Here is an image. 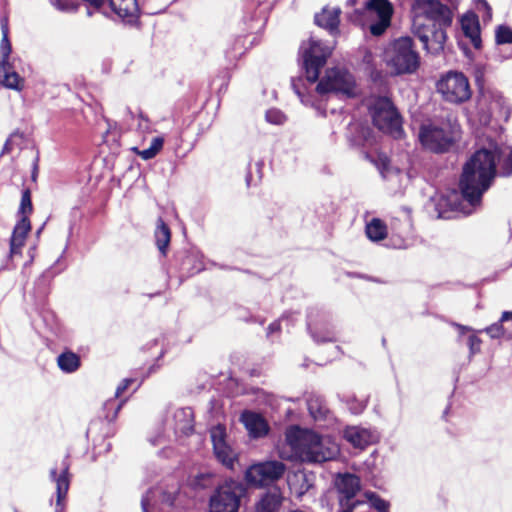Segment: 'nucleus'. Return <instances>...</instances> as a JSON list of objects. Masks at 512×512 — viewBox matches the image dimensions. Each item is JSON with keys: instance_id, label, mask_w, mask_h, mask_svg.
<instances>
[{"instance_id": "f257e3e1", "label": "nucleus", "mask_w": 512, "mask_h": 512, "mask_svg": "<svg viewBox=\"0 0 512 512\" xmlns=\"http://www.w3.org/2000/svg\"><path fill=\"white\" fill-rule=\"evenodd\" d=\"M497 163L501 174H512V147L488 139L465 164L460 180L461 193L450 190L431 198L438 218H451V213L471 214L480 205L483 193L490 187L496 176Z\"/></svg>"}, {"instance_id": "f03ea898", "label": "nucleus", "mask_w": 512, "mask_h": 512, "mask_svg": "<svg viewBox=\"0 0 512 512\" xmlns=\"http://www.w3.org/2000/svg\"><path fill=\"white\" fill-rule=\"evenodd\" d=\"M412 30L424 48L439 54L447 39L445 29L452 24L453 11L439 0H414L411 6Z\"/></svg>"}, {"instance_id": "7ed1b4c3", "label": "nucleus", "mask_w": 512, "mask_h": 512, "mask_svg": "<svg viewBox=\"0 0 512 512\" xmlns=\"http://www.w3.org/2000/svg\"><path fill=\"white\" fill-rule=\"evenodd\" d=\"M340 453L339 445L330 437L292 426L285 434V447L279 454L287 460L307 463H322L335 459Z\"/></svg>"}, {"instance_id": "20e7f679", "label": "nucleus", "mask_w": 512, "mask_h": 512, "mask_svg": "<svg viewBox=\"0 0 512 512\" xmlns=\"http://www.w3.org/2000/svg\"><path fill=\"white\" fill-rule=\"evenodd\" d=\"M383 61L394 74L413 73L420 64L419 55L409 37L399 38L389 44L384 50Z\"/></svg>"}, {"instance_id": "39448f33", "label": "nucleus", "mask_w": 512, "mask_h": 512, "mask_svg": "<svg viewBox=\"0 0 512 512\" xmlns=\"http://www.w3.org/2000/svg\"><path fill=\"white\" fill-rule=\"evenodd\" d=\"M369 108L373 124L382 132L387 133L394 138L402 135V120L387 97H372L368 100Z\"/></svg>"}, {"instance_id": "423d86ee", "label": "nucleus", "mask_w": 512, "mask_h": 512, "mask_svg": "<svg viewBox=\"0 0 512 512\" xmlns=\"http://www.w3.org/2000/svg\"><path fill=\"white\" fill-rule=\"evenodd\" d=\"M319 95L333 93L343 98H354L359 95V88L354 76L345 69L332 68L316 87Z\"/></svg>"}, {"instance_id": "0eeeda50", "label": "nucleus", "mask_w": 512, "mask_h": 512, "mask_svg": "<svg viewBox=\"0 0 512 512\" xmlns=\"http://www.w3.org/2000/svg\"><path fill=\"white\" fill-rule=\"evenodd\" d=\"M333 47L325 45L315 38H310L300 46V57L302 67L305 71L306 79L314 83L318 77L321 68L325 65L330 56Z\"/></svg>"}, {"instance_id": "6e6552de", "label": "nucleus", "mask_w": 512, "mask_h": 512, "mask_svg": "<svg viewBox=\"0 0 512 512\" xmlns=\"http://www.w3.org/2000/svg\"><path fill=\"white\" fill-rule=\"evenodd\" d=\"M244 485L235 480L221 484L210 498L211 512H238L240 499L245 494Z\"/></svg>"}, {"instance_id": "1a4fd4ad", "label": "nucleus", "mask_w": 512, "mask_h": 512, "mask_svg": "<svg viewBox=\"0 0 512 512\" xmlns=\"http://www.w3.org/2000/svg\"><path fill=\"white\" fill-rule=\"evenodd\" d=\"M438 93L450 103H463L471 97V89L467 77L456 71H449L437 82Z\"/></svg>"}, {"instance_id": "9d476101", "label": "nucleus", "mask_w": 512, "mask_h": 512, "mask_svg": "<svg viewBox=\"0 0 512 512\" xmlns=\"http://www.w3.org/2000/svg\"><path fill=\"white\" fill-rule=\"evenodd\" d=\"M455 134V127L449 124L441 127L430 124L421 127L419 139L425 148L434 152H443L451 146Z\"/></svg>"}, {"instance_id": "9b49d317", "label": "nucleus", "mask_w": 512, "mask_h": 512, "mask_svg": "<svg viewBox=\"0 0 512 512\" xmlns=\"http://www.w3.org/2000/svg\"><path fill=\"white\" fill-rule=\"evenodd\" d=\"M336 488L340 494L339 512H354L358 508L364 507V501L355 500L357 492L360 490V479L353 474H342L336 478Z\"/></svg>"}, {"instance_id": "f8f14e48", "label": "nucleus", "mask_w": 512, "mask_h": 512, "mask_svg": "<svg viewBox=\"0 0 512 512\" xmlns=\"http://www.w3.org/2000/svg\"><path fill=\"white\" fill-rule=\"evenodd\" d=\"M286 470L279 461H266L251 465L245 472V479L254 486H262L281 478Z\"/></svg>"}, {"instance_id": "ddd939ff", "label": "nucleus", "mask_w": 512, "mask_h": 512, "mask_svg": "<svg viewBox=\"0 0 512 512\" xmlns=\"http://www.w3.org/2000/svg\"><path fill=\"white\" fill-rule=\"evenodd\" d=\"M210 437L216 459L226 468L233 470L238 460V455L227 442L225 427L220 424L212 427Z\"/></svg>"}, {"instance_id": "4468645a", "label": "nucleus", "mask_w": 512, "mask_h": 512, "mask_svg": "<svg viewBox=\"0 0 512 512\" xmlns=\"http://www.w3.org/2000/svg\"><path fill=\"white\" fill-rule=\"evenodd\" d=\"M479 122L488 125L492 117H508L509 109L504 98L496 93H483L478 100Z\"/></svg>"}, {"instance_id": "2eb2a0df", "label": "nucleus", "mask_w": 512, "mask_h": 512, "mask_svg": "<svg viewBox=\"0 0 512 512\" xmlns=\"http://www.w3.org/2000/svg\"><path fill=\"white\" fill-rule=\"evenodd\" d=\"M370 13L377 15V22L371 24L370 32L375 36H380L389 27L393 8L388 0H369L365 5Z\"/></svg>"}, {"instance_id": "dca6fc26", "label": "nucleus", "mask_w": 512, "mask_h": 512, "mask_svg": "<svg viewBox=\"0 0 512 512\" xmlns=\"http://www.w3.org/2000/svg\"><path fill=\"white\" fill-rule=\"evenodd\" d=\"M344 438L355 448L364 449L376 443L379 435L375 430L360 426H350L344 430Z\"/></svg>"}, {"instance_id": "f3484780", "label": "nucleus", "mask_w": 512, "mask_h": 512, "mask_svg": "<svg viewBox=\"0 0 512 512\" xmlns=\"http://www.w3.org/2000/svg\"><path fill=\"white\" fill-rule=\"evenodd\" d=\"M69 464L66 460H63L60 467V472L57 474V469L53 468L50 470L51 479L56 483V510L55 512H62L63 501L66 498L70 481L68 476Z\"/></svg>"}, {"instance_id": "a211bd4d", "label": "nucleus", "mask_w": 512, "mask_h": 512, "mask_svg": "<svg viewBox=\"0 0 512 512\" xmlns=\"http://www.w3.org/2000/svg\"><path fill=\"white\" fill-rule=\"evenodd\" d=\"M241 421L247 429L249 435L253 438L265 436L269 431V426L265 419L254 412L246 411L241 415Z\"/></svg>"}, {"instance_id": "6ab92c4d", "label": "nucleus", "mask_w": 512, "mask_h": 512, "mask_svg": "<svg viewBox=\"0 0 512 512\" xmlns=\"http://www.w3.org/2000/svg\"><path fill=\"white\" fill-rule=\"evenodd\" d=\"M31 230V224L28 217L19 218L16 223L10 240V255L21 254V249L25 244L26 236Z\"/></svg>"}, {"instance_id": "aec40b11", "label": "nucleus", "mask_w": 512, "mask_h": 512, "mask_svg": "<svg viewBox=\"0 0 512 512\" xmlns=\"http://www.w3.org/2000/svg\"><path fill=\"white\" fill-rule=\"evenodd\" d=\"M109 6L113 13L124 21L132 22L138 16L137 0H109Z\"/></svg>"}, {"instance_id": "412c9836", "label": "nucleus", "mask_w": 512, "mask_h": 512, "mask_svg": "<svg viewBox=\"0 0 512 512\" xmlns=\"http://www.w3.org/2000/svg\"><path fill=\"white\" fill-rule=\"evenodd\" d=\"M341 10L338 7L328 8L325 7L322 11L315 15V23L327 30H329L332 34L338 32L339 25V16Z\"/></svg>"}, {"instance_id": "4be33fe9", "label": "nucleus", "mask_w": 512, "mask_h": 512, "mask_svg": "<svg viewBox=\"0 0 512 512\" xmlns=\"http://www.w3.org/2000/svg\"><path fill=\"white\" fill-rule=\"evenodd\" d=\"M283 496L279 489L274 488L264 493L256 503V512H277L282 504Z\"/></svg>"}, {"instance_id": "5701e85b", "label": "nucleus", "mask_w": 512, "mask_h": 512, "mask_svg": "<svg viewBox=\"0 0 512 512\" xmlns=\"http://www.w3.org/2000/svg\"><path fill=\"white\" fill-rule=\"evenodd\" d=\"M174 430L188 435L193 431V412L191 408H180L174 412Z\"/></svg>"}, {"instance_id": "b1692460", "label": "nucleus", "mask_w": 512, "mask_h": 512, "mask_svg": "<svg viewBox=\"0 0 512 512\" xmlns=\"http://www.w3.org/2000/svg\"><path fill=\"white\" fill-rule=\"evenodd\" d=\"M288 485L291 493L301 498L311 488L309 476L303 471H297L288 477Z\"/></svg>"}, {"instance_id": "393cba45", "label": "nucleus", "mask_w": 512, "mask_h": 512, "mask_svg": "<svg viewBox=\"0 0 512 512\" xmlns=\"http://www.w3.org/2000/svg\"><path fill=\"white\" fill-rule=\"evenodd\" d=\"M0 70L1 84L11 90L21 91L24 88V79L16 73L11 63H5Z\"/></svg>"}, {"instance_id": "a878e982", "label": "nucleus", "mask_w": 512, "mask_h": 512, "mask_svg": "<svg viewBox=\"0 0 512 512\" xmlns=\"http://www.w3.org/2000/svg\"><path fill=\"white\" fill-rule=\"evenodd\" d=\"M461 27L464 34L470 38L473 46L475 48H480L481 39L477 20L471 16H464L461 19Z\"/></svg>"}, {"instance_id": "bb28decb", "label": "nucleus", "mask_w": 512, "mask_h": 512, "mask_svg": "<svg viewBox=\"0 0 512 512\" xmlns=\"http://www.w3.org/2000/svg\"><path fill=\"white\" fill-rule=\"evenodd\" d=\"M59 368L65 373H73L80 367V358L77 354L67 351L57 357Z\"/></svg>"}, {"instance_id": "cd10ccee", "label": "nucleus", "mask_w": 512, "mask_h": 512, "mask_svg": "<svg viewBox=\"0 0 512 512\" xmlns=\"http://www.w3.org/2000/svg\"><path fill=\"white\" fill-rule=\"evenodd\" d=\"M164 145V137L157 136L151 140L150 146L146 149H138L137 147H133L132 151L141 157L143 160L153 159L163 148Z\"/></svg>"}, {"instance_id": "c85d7f7f", "label": "nucleus", "mask_w": 512, "mask_h": 512, "mask_svg": "<svg viewBox=\"0 0 512 512\" xmlns=\"http://www.w3.org/2000/svg\"><path fill=\"white\" fill-rule=\"evenodd\" d=\"M1 30H2V40L0 43V70L2 69V65L5 63H10V54H11V44L8 38V22L7 19L4 18L1 21Z\"/></svg>"}, {"instance_id": "c756f323", "label": "nucleus", "mask_w": 512, "mask_h": 512, "mask_svg": "<svg viewBox=\"0 0 512 512\" xmlns=\"http://www.w3.org/2000/svg\"><path fill=\"white\" fill-rule=\"evenodd\" d=\"M366 235L371 241H380L387 236V227L385 223L374 218L366 225Z\"/></svg>"}, {"instance_id": "7c9ffc66", "label": "nucleus", "mask_w": 512, "mask_h": 512, "mask_svg": "<svg viewBox=\"0 0 512 512\" xmlns=\"http://www.w3.org/2000/svg\"><path fill=\"white\" fill-rule=\"evenodd\" d=\"M170 238L171 234L169 227L159 219L155 230V239L156 245L162 254L166 253V249L170 243Z\"/></svg>"}, {"instance_id": "2f4dec72", "label": "nucleus", "mask_w": 512, "mask_h": 512, "mask_svg": "<svg viewBox=\"0 0 512 512\" xmlns=\"http://www.w3.org/2000/svg\"><path fill=\"white\" fill-rule=\"evenodd\" d=\"M366 158L375 163L384 178H390L394 174L397 175L400 173L398 168H394L390 165V160L385 154H378L377 159H374L369 154H366Z\"/></svg>"}, {"instance_id": "473e14b6", "label": "nucleus", "mask_w": 512, "mask_h": 512, "mask_svg": "<svg viewBox=\"0 0 512 512\" xmlns=\"http://www.w3.org/2000/svg\"><path fill=\"white\" fill-rule=\"evenodd\" d=\"M509 319H512V311H505L503 312L500 321L490 325L489 327L485 328V332L492 338V339H499L504 335V328L502 325V322L508 321Z\"/></svg>"}, {"instance_id": "72a5a7b5", "label": "nucleus", "mask_w": 512, "mask_h": 512, "mask_svg": "<svg viewBox=\"0 0 512 512\" xmlns=\"http://www.w3.org/2000/svg\"><path fill=\"white\" fill-rule=\"evenodd\" d=\"M307 405L310 415L315 420H321L326 417L328 409L326 408L325 405L322 404L319 398H310L307 402Z\"/></svg>"}, {"instance_id": "f704fd0d", "label": "nucleus", "mask_w": 512, "mask_h": 512, "mask_svg": "<svg viewBox=\"0 0 512 512\" xmlns=\"http://www.w3.org/2000/svg\"><path fill=\"white\" fill-rule=\"evenodd\" d=\"M365 497L368 500V504L374 509H376L378 512H389L390 504L386 500L380 498L378 495H376L373 492H367L365 493Z\"/></svg>"}, {"instance_id": "c9c22d12", "label": "nucleus", "mask_w": 512, "mask_h": 512, "mask_svg": "<svg viewBox=\"0 0 512 512\" xmlns=\"http://www.w3.org/2000/svg\"><path fill=\"white\" fill-rule=\"evenodd\" d=\"M136 121V132L139 133V135L143 136V139L145 138L146 134H150L154 131L151 121L142 113L137 115L135 117Z\"/></svg>"}, {"instance_id": "e433bc0d", "label": "nucleus", "mask_w": 512, "mask_h": 512, "mask_svg": "<svg viewBox=\"0 0 512 512\" xmlns=\"http://www.w3.org/2000/svg\"><path fill=\"white\" fill-rule=\"evenodd\" d=\"M33 210L31 194L28 189L24 190L21 197L20 207L18 210L19 218L28 217Z\"/></svg>"}, {"instance_id": "4c0bfd02", "label": "nucleus", "mask_w": 512, "mask_h": 512, "mask_svg": "<svg viewBox=\"0 0 512 512\" xmlns=\"http://www.w3.org/2000/svg\"><path fill=\"white\" fill-rule=\"evenodd\" d=\"M496 42L497 44L512 43V29L505 25H500L496 29Z\"/></svg>"}, {"instance_id": "58836bf2", "label": "nucleus", "mask_w": 512, "mask_h": 512, "mask_svg": "<svg viewBox=\"0 0 512 512\" xmlns=\"http://www.w3.org/2000/svg\"><path fill=\"white\" fill-rule=\"evenodd\" d=\"M265 118L267 122L274 125H282L286 121L284 113L276 108L269 109L265 114Z\"/></svg>"}, {"instance_id": "ea45409f", "label": "nucleus", "mask_w": 512, "mask_h": 512, "mask_svg": "<svg viewBox=\"0 0 512 512\" xmlns=\"http://www.w3.org/2000/svg\"><path fill=\"white\" fill-rule=\"evenodd\" d=\"M475 7L478 12L483 13L482 17L484 20H491L492 9L486 0H476Z\"/></svg>"}, {"instance_id": "a19ab883", "label": "nucleus", "mask_w": 512, "mask_h": 512, "mask_svg": "<svg viewBox=\"0 0 512 512\" xmlns=\"http://www.w3.org/2000/svg\"><path fill=\"white\" fill-rule=\"evenodd\" d=\"M311 335L314 338V340L317 342H326V341H334L335 340L334 332L332 330H328L325 333V335H323V336L320 335V333L318 331H312Z\"/></svg>"}, {"instance_id": "79ce46f5", "label": "nucleus", "mask_w": 512, "mask_h": 512, "mask_svg": "<svg viewBox=\"0 0 512 512\" xmlns=\"http://www.w3.org/2000/svg\"><path fill=\"white\" fill-rule=\"evenodd\" d=\"M468 346L470 354L474 355L480 351L481 340L476 335H471L468 338Z\"/></svg>"}, {"instance_id": "37998d69", "label": "nucleus", "mask_w": 512, "mask_h": 512, "mask_svg": "<svg viewBox=\"0 0 512 512\" xmlns=\"http://www.w3.org/2000/svg\"><path fill=\"white\" fill-rule=\"evenodd\" d=\"M134 382L133 379H124L121 384L117 387L115 396L120 397L123 392Z\"/></svg>"}, {"instance_id": "c03bdc74", "label": "nucleus", "mask_w": 512, "mask_h": 512, "mask_svg": "<svg viewBox=\"0 0 512 512\" xmlns=\"http://www.w3.org/2000/svg\"><path fill=\"white\" fill-rule=\"evenodd\" d=\"M50 3L60 11L70 10V5L68 3L63 2L62 0H50Z\"/></svg>"}, {"instance_id": "a18cd8bd", "label": "nucleus", "mask_w": 512, "mask_h": 512, "mask_svg": "<svg viewBox=\"0 0 512 512\" xmlns=\"http://www.w3.org/2000/svg\"><path fill=\"white\" fill-rule=\"evenodd\" d=\"M286 319L283 317L279 322H273L268 326V334H272L280 329V322L285 321Z\"/></svg>"}, {"instance_id": "49530a36", "label": "nucleus", "mask_w": 512, "mask_h": 512, "mask_svg": "<svg viewBox=\"0 0 512 512\" xmlns=\"http://www.w3.org/2000/svg\"><path fill=\"white\" fill-rule=\"evenodd\" d=\"M15 135H11L4 144L3 153H9L12 149V143Z\"/></svg>"}, {"instance_id": "de8ad7c7", "label": "nucleus", "mask_w": 512, "mask_h": 512, "mask_svg": "<svg viewBox=\"0 0 512 512\" xmlns=\"http://www.w3.org/2000/svg\"><path fill=\"white\" fill-rule=\"evenodd\" d=\"M292 86H293V89L295 91V93L299 96V98L301 99V102L302 103H305V104H308L309 101L308 99L305 98V96L302 94V92L299 90V88L297 87L296 83L293 82L292 83Z\"/></svg>"}, {"instance_id": "09e8293b", "label": "nucleus", "mask_w": 512, "mask_h": 512, "mask_svg": "<svg viewBox=\"0 0 512 512\" xmlns=\"http://www.w3.org/2000/svg\"><path fill=\"white\" fill-rule=\"evenodd\" d=\"M365 406H366L365 402L361 401L358 403L357 407H355V408L351 407V410L353 413L357 414V413L362 412L364 410Z\"/></svg>"}, {"instance_id": "8fccbe9b", "label": "nucleus", "mask_w": 512, "mask_h": 512, "mask_svg": "<svg viewBox=\"0 0 512 512\" xmlns=\"http://www.w3.org/2000/svg\"><path fill=\"white\" fill-rule=\"evenodd\" d=\"M364 63H366L369 66H372V54L370 52H366L363 58Z\"/></svg>"}, {"instance_id": "3c124183", "label": "nucleus", "mask_w": 512, "mask_h": 512, "mask_svg": "<svg viewBox=\"0 0 512 512\" xmlns=\"http://www.w3.org/2000/svg\"><path fill=\"white\" fill-rule=\"evenodd\" d=\"M364 504L365 506L364 507H361V508H358L357 510H355L354 512H369L370 511V506L367 502L364 501Z\"/></svg>"}, {"instance_id": "603ef678", "label": "nucleus", "mask_w": 512, "mask_h": 512, "mask_svg": "<svg viewBox=\"0 0 512 512\" xmlns=\"http://www.w3.org/2000/svg\"><path fill=\"white\" fill-rule=\"evenodd\" d=\"M362 132H363L364 141L365 142H369V135H370L369 129L368 128H363Z\"/></svg>"}, {"instance_id": "864d4df0", "label": "nucleus", "mask_w": 512, "mask_h": 512, "mask_svg": "<svg viewBox=\"0 0 512 512\" xmlns=\"http://www.w3.org/2000/svg\"><path fill=\"white\" fill-rule=\"evenodd\" d=\"M142 508H143L144 512H148L147 511V499L146 498L142 499Z\"/></svg>"}, {"instance_id": "5fc2aeb1", "label": "nucleus", "mask_w": 512, "mask_h": 512, "mask_svg": "<svg viewBox=\"0 0 512 512\" xmlns=\"http://www.w3.org/2000/svg\"><path fill=\"white\" fill-rule=\"evenodd\" d=\"M459 329L461 330V333H464L465 331H468L469 328L465 326L458 325Z\"/></svg>"}, {"instance_id": "6e6d98bb", "label": "nucleus", "mask_w": 512, "mask_h": 512, "mask_svg": "<svg viewBox=\"0 0 512 512\" xmlns=\"http://www.w3.org/2000/svg\"><path fill=\"white\" fill-rule=\"evenodd\" d=\"M450 1H451V5H452L453 7H455V6L457 5V0H450Z\"/></svg>"}, {"instance_id": "4d7b16f0", "label": "nucleus", "mask_w": 512, "mask_h": 512, "mask_svg": "<svg viewBox=\"0 0 512 512\" xmlns=\"http://www.w3.org/2000/svg\"><path fill=\"white\" fill-rule=\"evenodd\" d=\"M355 2H356V0H348V4H349V5H354V4H355Z\"/></svg>"}, {"instance_id": "13d9d810", "label": "nucleus", "mask_w": 512, "mask_h": 512, "mask_svg": "<svg viewBox=\"0 0 512 512\" xmlns=\"http://www.w3.org/2000/svg\"><path fill=\"white\" fill-rule=\"evenodd\" d=\"M42 231V228H40L38 231H37V234L39 235Z\"/></svg>"}]
</instances>
